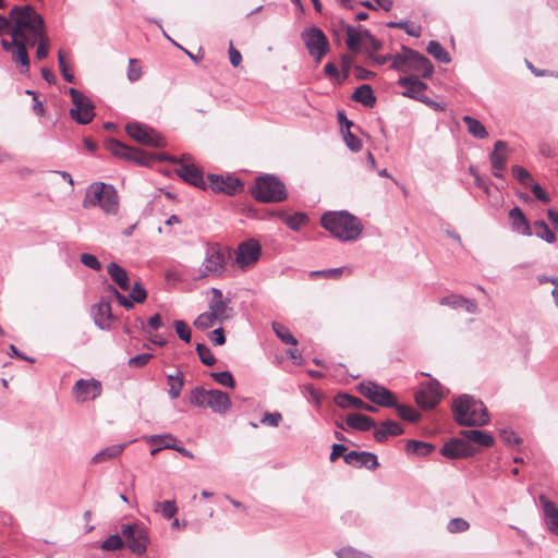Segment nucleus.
Returning a JSON list of instances; mask_svg holds the SVG:
<instances>
[{"mask_svg":"<svg viewBox=\"0 0 558 558\" xmlns=\"http://www.w3.org/2000/svg\"><path fill=\"white\" fill-rule=\"evenodd\" d=\"M136 62H137L136 59L129 60L128 78L130 82H136L142 76V69H141V66L135 65Z\"/></svg>","mask_w":558,"mask_h":558,"instance_id":"obj_64","label":"nucleus"},{"mask_svg":"<svg viewBox=\"0 0 558 558\" xmlns=\"http://www.w3.org/2000/svg\"><path fill=\"white\" fill-rule=\"evenodd\" d=\"M121 534L133 554L137 556L145 554L149 542L146 529L136 524H126L122 526Z\"/></svg>","mask_w":558,"mask_h":558,"instance_id":"obj_12","label":"nucleus"},{"mask_svg":"<svg viewBox=\"0 0 558 558\" xmlns=\"http://www.w3.org/2000/svg\"><path fill=\"white\" fill-rule=\"evenodd\" d=\"M440 452L448 459H460L472 457L475 453V450L471 444L461 437L452 438L446 442L440 449Z\"/></svg>","mask_w":558,"mask_h":558,"instance_id":"obj_18","label":"nucleus"},{"mask_svg":"<svg viewBox=\"0 0 558 558\" xmlns=\"http://www.w3.org/2000/svg\"><path fill=\"white\" fill-rule=\"evenodd\" d=\"M209 390H205L203 387H196L191 391L190 402L196 407L207 405Z\"/></svg>","mask_w":558,"mask_h":558,"instance_id":"obj_49","label":"nucleus"},{"mask_svg":"<svg viewBox=\"0 0 558 558\" xmlns=\"http://www.w3.org/2000/svg\"><path fill=\"white\" fill-rule=\"evenodd\" d=\"M426 50L439 62L449 63L451 61L449 53L436 40H430Z\"/></svg>","mask_w":558,"mask_h":558,"instance_id":"obj_42","label":"nucleus"},{"mask_svg":"<svg viewBox=\"0 0 558 558\" xmlns=\"http://www.w3.org/2000/svg\"><path fill=\"white\" fill-rule=\"evenodd\" d=\"M96 206H99L109 215L118 213L119 197L113 185L104 182H95L87 187L83 207L88 209Z\"/></svg>","mask_w":558,"mask_h":558,"instance_id":"obj_5","label":"nucleus"},{"mask_svg":"<svg viewBox=\"0 0 558 558\" xmlns=\"http://www.w3.org/2000/svg\"><path fill=\"white\" fill-rule=\"evenodd\" d=\"M147 442L157 445L158 447L151 450V456H155L161 449H173L175 448L177 439L171 434L165 435H151L147 438Z\"/></svg>","mask_w":558,"mask_h":558,"instance_id":"obj_35","label":"nucleus"},{"mask_svg":"<svg viewBox=\"0 0 558 558\" xmlns=\"http://www.w3.org/2000/svg\"><path fill=\"white\" fill-rule=\"evenodd\" d=\"M352 99L356 102H361L368 108H373L376 104V97L374 95L373 88L371 85L363 84L359 86L353 95Z\"/></svg>","mask_w":558,"mask_h":558,"instance_id":"obj_34","label":"nucleus"},{"mask_svg":"<svg viewBox=\"0 0 558 558\" xmlns=\"http://www.w3.org/2000/svg\"><path fill=\"white\" fill-rule=\"evenodd\" d=\"M307 216L303 213H295L288 216L284 220L286 225L292 230H299L303 225L307 222Z\"/></svg>","mask_w":558,"mask_h":558,"instance_id":"obj_53","label":"nucleus"},{"mask_svg":"<svg viewBox=\"0 0 558 558\" xmlns=\"http://www.w3.org/2000/svg\"><path fill=\"white\" fill-rule=\"evenodd\" d=\"M452 413L460 426H484L489 421L484 403L469 395H462L453 401Z\"/></svg>","mask_w":558,"mask_h":558,"instance_id":"obj_3","label":"nucleus"},{"mask_svg":"<svg viewBox=\"0 0 558 558\" xmlns=\"http://www.w3.org/2000/svg\"><path fill=\"white\" fill-rule=\"evenodd\" d=\"M343 138L345 142V145L352 150V151H359L362 148V141L353 135L350 132V129H347V132H343Z\"/></svg>","mask_w":558,"mask_h":558,"instance_id":"obj_60","label":"nucleus"},{"mask_svg":"<svg viewBox=\"0 0 558 558\" xmlns=\"http://www.w3.org/2000/svg\"><path fill=\"white\" fill-rule=\"evenodd\" d=\"M155 512H161L166 519H172L178 513L175 500H166L163 502L156 501L154 505Z\"/></svg>","mask_w":558,"mask_h":558,"instance_id":"obj_44","label":"nucleus"},{"mask_svg":"<svg viewBox=\"0 0 558 558\" xmlns=\"http://www.w3.org/2000/svg\"><path fill=\"white\" fill-rule=\"evenodd\" d=\"M159 159H167V157L165 155H161ZM190 159V156H183L182 160H178L175 157L168 158V160H170L171 162L179 163L177 173L181 179L196 187L206 190L208 185L204 179L203 172L195 165L189 163L187 160Z\"/></svg>","mask_w":558,"mask_h":558,"instance_id":"obj_11","label":"nucleus"},{"mask_svg":"<svg viewBox=\"0 0 558 558\" xmlns=\"http://www.w3.org/2000/svg\"><path fill=\"white\" fill-rule=\"evenodd\" d=\"M409 56L408 71H414L422 75L424 78H429L434 73V65L430 60L414 49H407Z\"/></svg>","mask_w":558,"mask_h":558,"instance_id":"obj_20","label":"nucleus"},{"mask_svg":"<svg viewBox=\"0 0 558 558\" xmlns=\"http://www.w3.org/2000/svg\"><path fill=\"white\" fill-rule=\"evenodd\" d=\"M74 393L81 401L95 399L101 393V384L96 379H80L74 385Z\"/></svg>","mask_w":558,"mask_h":558,"instance_id":"obj_23","label":"nucleus"},{"mask_svg":"<svg viewBox=\"0 0 558 558\" xmlns=\"http://www.w3.org/2000/svg\"><path fill=\"white\" fill-rule=\"evenodd\" d=\"M439 304L442 306H449L451 308H460L464 307L465 311L470 314H475L477 312V304L468 298H464L460 294H450L440 299Z\"/></svg>","mask_w":558,"mask_h":558,"instance_id":"obj_27","label":"nucleus"},{"mask_svg":"<svg viewBox=\"0 0 558 558\" xmlns=\"http://www.w3.org/2000/svg\"><path fill=\"white\" fill-rule=\"evenodd\" d=\"M442 397V387L436 379L422 384L421 388L415 392V401L424 410L435 408Z\"/></svg>","mask_w":558,"mask_h":558,"instance_id":"obj_14","label":"nucleus"},{"mask_svg":"<svg viewBox=\"0 0 558 558\" xmlns=\"http://www.w3.org/2000/svg\"><path fill=\"white\" fill-rule=\"evenodd\" d=\"M463 123L468 128V132L475 138L484 140L488 136V132L486 128L483 125V123L471 117V116H463L462 117Z\"/></svg>","mask_w":558,"mask_h":558,"instance_id":"obj_38","label":"nucleus"},{"mask_svg":"<svg viewBox=\"0 0 558 558\" xmlns=\"http://www.w3.org/2000/svg\"><path fill=\"white\" fill-rule=\"evenodd\" d=\"M235 254V263L238 267L245 270L259 259L262 247L256 241H245L239 244Z\"/></svg>","mask_w":558,"mask_h":558,"instance_id":"obj_16","label":"nucleus"},{"mask_svg":"<svg viewBox=\"0 0 558 558\" xmlns=\"http://www.w3.org/2000/svg\"><path fill=\"white\" fill-rule=\"evenodd\" d=\"M216 324H219V320L215 315H211L209 310L208 312L199 314L194 320V326L199 330H206L214 327Z\"/></svg>","mask_w":558,"mask_h":558,"instance_id":"obj_45","label":"nucleus"},{"mask_svg":"<svg viewBox=\"0 0 558 558\" xmlns=\"http://www.w3.org/2000/svg\"><path fill=\"white\" fill-rule=\"evenodd\" d=\"M387 26L390 28H399L403 29L409 36L418 38L422 34V28L420 25L409 22V21H400V22H388Z\"/></svg>","mask_w":558,"mask_h":558,"instance_id":"obj_41","label":"nucleus"},{"mask_svg":"<svg viewBox=\"0 0 558 558\" xmlns=\"http://www.w3.org/2000/svg\"><path fill=\"white\" fill-rule=\"evenodd\" d=\"M507 144L505 142L497 141L495 143V149L490 153L489 156L493 174L496 178H502V172L506 168L507 156L504 153Z\"/></svg>","mask_w":558,"mask_h":558,"instance_id":"obj_26","label":"nucleus"},{"mask_svg":"<svg viewBox=\"0 0 558 558\" xmlns=\"http://www.w3.org/2000/svg\"><path fill=\"white\" fill-rule=\"evenodd\" d=\"M94 323L100 329H109L112 319L111 305L109 300L101 299L100 302L93 306Z\"/></svg>","mask_w":558,"mask_h":558,"instance_id":"obj_24","label":"nucleus"},{"mask_svg":"<svg viewBox=\"0 0 558 558\" xmlns=\"http://www.w3.org/2000/svg\"><path fill=\"white\" fill-rule=\"evenodd\" d=\"M402 426L391 420H387L380 424L374 432V438L377 442H385L390 436H399L403 434Z\"/></svg>","mask_w":558,"mask_h":558,"instance_id":"obj_31","label":"nucleus"},{"mask_svg":"<svg viewBox=\"0 0 558 558\" xmlns=\"http://www.w3.org/2000/svg\"><path fill=\"white\" fill-rule=\"evenodd\" d=\"M534 229L536 236L546 241L547 243L551 244L556 241L555 233L550 230V228L544 220H536L534 222Z\"/></svg>","mask_w":558,"mask_h":558,"instance_id":"obj_43","label":"nucleus"},{"mask_svg":"<svg viewBox=\"0 0 558 558\" xmlns=\"http://www.w3.org/2000/svg\"><path fill=\"white\" fill-rule=\"evenodd\" d=\"M107 271L112 281L118 284L122 290L130 289V281L126 271L117 263L112 262L107 266Z\"/></svg>","mask_w":558,"mask_h":558,"instance_id":"obj_33","label":"nucleus"},{"mask_svg":"<svg viewBox=\"0 0 558 558\" xmlns=\"http://www.w3.org/2000/svg\"><path fill=\"white\" fill-rule=\"evenodd\" d=\"M407 49H410V48L402 46V51L400 53L391 56V59H390L391 60V65H390L391 69L400 71V72H407L408 59H409Z\"/></svg>","mask_w":558,"mask_h":558,"instance_id":"obj_48","label":"nucleus"},{"mask_svg":"<svg viewBox=\"0 0 558 558\" xmlns=\"http://www.w3.org/2000/svg\"><path fill=\"white\" fill-rule=\"evenodd\" d=\"M320 223L335 238L343 242L355 241L363 231L361 221L345 210L325 213Z\"/></svg>","mask_w":558,"mask_h":558,"instance_id":"obj_2","label":"nucleus"},{"mask_svg":"<svg viewBox=\"0 0 558 558\" xmlns=\"http://www.w3.org/2000/svg\"><path fill=\"white\" fill-rule=\"evenodd\" d=\"M196 352H197V355H198L201 362L204 365L213 366L216 363V357L214 356V354L211 353V351L209 350V348L207 345H205L203 343H197Z\"/></svg>","mask_w":558,"mask_h":558,"instance_id":"obj_51","label":"nucleus"},{"mask_svg":"<svg viewBox=\"0 0 558 558\" xmlns=\"http://www.w3.org/2000/svg\"><path fill=\"white\" fill-rule=\"evenodd\" d=\"M230 258L231 252L228 247H222L218 243L207 244L204 260L194 271L193 278L201 280L209 277H222Z\"/></svg>","mask_w":558,"mask_h":558,"instance_id":"obj_4","label":"nucleus"},{"mask_svg":"<svg viewBox=\"0 0 558 558\" xmlns=\"http://www.w3.org/2000/svg\"><path fill=\"white\" fill-rule=\"evenodd\" d=\"M335 403L342 409H361L368 412H376L377 409L374 405H371L368 403H365L362 399L349 395V393H338L335 397Z\"/></svg>","mask_w":558,"mask_h":558,"instance_id":"obj_29","label":"nucleus"},{"mask_svg":"<svg viewBox=\"0 0 558 558\" xmlns=\"http://www.w3.org/2000/svg\"><path fill=\"white\" fill-rule=\"evenodd\" d=\"M210 376L221 386L228 388H234L235 381L232 374L229 371L211 373Z\"/></svg>","mask_w":558,"mask_h":558,"instance_id":"obj_52","label":"nucleus"},{"mask_svg":"<svg viewBox=\"0 0 558 558\" xmlns=\"http://www.w3.org/2000/svg\"><path fill=\"white\" fill-rule=\"evenodd\" d=\"M343 460L354 468L376 470L379 466L377 456L368 451H350L343 456Z\"/></svg>","mask_w":558,"mask_h":558,"instance_id":"obj_22","label":"nucleus"},{"mask_svg":"<svg viewBox=\"0 0 558 558\" xmlns=\"http://www.w3.org/2000/svg\"><path fill=\"white\" fill-rule=\"evenodd\" d=\"M124 544L122 536L112 534L101 543L100 548L106 551H113L123 548Z\"/></svg>","mask_w":558,"mask_h":558,"instance_id":"obj_50","label":"nucleus"},{"mask_svg":"<svg viewBox=\"0 0 558 558\" xmlns=\"http://www.w3.org/2000/svg\"><path fill=\"white\" fill-rule=\"evenodd\" d=\"M460 435L469 444L473 442L482 447H490L494 444V437L489 433L480 429H463Z\"/></svg>","mask_w":558,"mask_h":558,"instance_id":"obj_32","label":"nucleus"},{"mask_svg":"<svg viewBox=\"0 0 558 558\" xmlns=\"http://www.w3.org/2000/svg\"><path fill=\"white\" fill-rule=\"evenodd\" d=\"M392 408L396 409L399 417L410 423H415L421 417L420 413L410 405L399 404L397 402V405H393Z\"/></svg>","mask_w":558,"mask_h":558,"instance_id":"obj_47","label":"nucleus"},{"mask_svg":"<svg viewBox=\"0 0 558 558\" xmlns=\"http://www.w3.org/2000/svg\"><path fill=\"white\" fill-rule=\"evenodd\" d=\"M470 529V523L463 518H454L451 519L447 524V530L449 533H462Z\"/></svg>","mask_w":558,"mask_h":558,"instance_id":"obj_54","label":"nucleus"},{"mask_svg":"<svg viewBox=\"0 0 558 558\" xmlns=\"http://www.w3.org/2000/svg\"><path fill=\"white\" fill-rule=\"evenodd\" d=\"M282 421V415L279 412H265L260 423L267 426L277 427Z\"/></svg>","mask_w":558,"mask_h":558,"instance_id":"obj_61","label":"nucleus"},{"mask_svg":"<svg viewBox=\"0 0 558 558\" xmlns=\"http://www.w3.org/2000/svg\"><path fill=\"white\" fill-rule=\"evenodd\" d=\"M272 330L276 336L286 344L296 345L298 340L290 330L280 323H272Z\"/></svg>","mask_w":558,"mask_h":558,"instance_id":"obj_46","label":"nucleus"},{"mask_svg":"<svg viewBox=\"0 0 558 558\" xmlns=\"http://www.w3.org/2000/svg\"><path fill=\"white\" fill-rule=\"evenodd\" d=\"M345 425L359 432H367L376 428L377 423L371 416L362 413H350L345 418Z\"/></svg>","mask_w":558,"mask_h":558,"instance_id":"obj_30","label":"nucleus"},{"mask_svg":"<svg viewBox=\"0 0 558 558\" xmlns=\"http://www.w3.org/2000/svg\"><path fill=\"white\" fill-rule=\"evenodd\" d=\"M147 298V292L140 282H135L131 292L130 299L132 302L143 303Z\"/></svg>","mask_w":558,"mask_h":558,"instance_id":"obj_59","label":"nucleus"},{"mask_svg":"<svg viewBox=\"0 0 558 558\" xmlns=\"http://www.w3.org/2000/svg\"><path fill=\"white\" fill-rule=\"evenodd\" d=\"M538 501L546 530L550 534L558 536V508L556 504L549 500L544 494L539 495Z\"/></svg>","mask_w":558,"mask_h":558,"instance_id":"obj_21","label":"nucleus"},{"mask_svg":"<svg viewBox=\"0 0 558 558\" xmlns=\"http://www.w3.org/2000/svg\"><path fill=\"white\" fill-rule=\"evenodd\" d=\"M105 147L113 156L134 161L138 165L148 166L155 160L153 155L138 148L129 147L116 138L106 141Z\"/></svg>","mask_w":558,"mask_h":558,"instance_id":"obj_9","label":"nucleus"},{"mask_svg":"<svg viewBox=\"0 0 558 558\" xmlns=\"http://www.w3.org/2000/svg\"><path fill=\"white\" fill-rule=\"evenodd\" d=\"M336 556L338 558H369L367 555L352 548V547H343L336 551Z\"/></svg>","mask_w":558,"mask_h":558,"instance_id":"obj_63","label":"nucleus"},{"mask_svg":"<svg viewBox=\"0 0 558 558\" xmlns=\"http://www.w3.org/2000/svg\"><path fill=\"white\" fill-rule=\"evenodd\" d=\"M125 131L129 136L141 144L153 147H163L166 145L165 138L159 133L144 124L137 122L128 123Z\"/></svg>","mask_w":558,"mask_h":558,"instance_id":"obj_13","label":"nucleus"},{"mask_svg":"<svg viewBox=\"0 0 558 558\" xmlns=\"http://www.w3.org/2000/svg\"><path fill=\"white\" fill-rule=\"evenodd\" d=\"M58 63H59V69H60V72H61L63 78L68 83H74L75 82L74 74L69 70V66L65 62L64 53L62 50H59V52H58Z\"/></svg>","mask_w":558,"mask_h":558,"instance_id":"obj_56","label":"nucleus"},{"mask_svg":"<svg viewBox=\"0 0 558 558\" xmlns=\"http://www.w3.org/2000/svg\"><path fill=\"white\" fill-rule=\"evenodd\" d=\"M250 193L255 201L260 203H280L288 197L284 183L274 174L257 177Z\"/></svg>","mask_w":558,"mask_h":558,"instance_id":"obj_6","label":"nucleus"},{"mask_svg":"<svg viewBox=\"0 0 558 558\" xmlns=\"http://www.w3.org/2000/svg\"><path fill=\"white\" fill-rule=\"evenodd\" d=\"M398 85L403 87L402 96L427 102V97L424 96V92L427 85L422 82L416 75H408L398 80Z\"/></svg>","mask_w":558,"mask_h":558,"instance_id":"obj_17","label":"nucleus"},{"mask_svg":"<svg viewBox=\"0 0 558 558\" xmlns=\"http://www.w3.org/2000/svg\"><path fill=\"white\" fill-rule=\"evenodd\" d=\"M435 450V446L430 442L410 439L407 441L405 451L420 457H426Z\"/></svg>","mask_w":558,"mask_h":558,"instance_id":"obj_40","label":"nucleus"},{"mask_svg":"<svg viewBox=\"0 0 558 558\" xmlns=\"http://www.w3.org/2000/svg\"><path fill=\"white\" fill-rule=\"evenodd\" d=\"M208 186L215 193H223L230 196L236 195L244 190V184L234 175H220L210 173L207 177Z\"/></svg>","mask_w":558,"mask_h":558,"instance_id":"obj_15","label":"nucleus"},{"mask_svg":"<svg viewBox=\"0 0 558 558\" xmlns=\"http://www.w3.org/2000/svg\"><path fill=\"white\" fill-rule=\"evenodd\" d=\"M153 359L150 353L137 354L129 360V366L134 368H141L145 366Z\"/></svg>","mask_w":558,"mask_h":558,"instance_id":"obj_62","label":"nucleus"},{"mask_svg":"<svg viewBox=\"0 0 558 558\" xmlns=\"http://www.w3.org/2000/svg\"><path fill=\"white\" fill-rule=\"evenodd\" d=\"M81 263L96 271L101 270V263L98 260V258L89 253H83L80 257Z\"/></svg>","mask_w":558,"mask_h":558,"instance_id":"obj_58","label":"nucleus"},{"mask_svg":"<svg viewBox=\"0 0 558 558\" xmlns=\"http://www.w3.org/2000/svg\"><path fill=\"white\" fill-rule=\"evenodd\" d=\"M509 219L511 223L512 231L522 234V235H531V226L527 221L524 213L520 207H513L509 211Z\"/></svg>","mask_w":558,"mask_h":558,"instance_id":"obj_28","label":"nucleus"},{"mask_svg":"<svg viewBox=\"0 0 558 558\" xmlns=\"http://www.w3.org/2000/svg\"><path fill=\"white\" fill-rule=\"evenodd\" d=\"M211 300L208 303V310L211 312V315H215L219 324L228 320L231 317L230 312L232 308L229 306L230 299H225L222 291L217 288H211Z\"/></svg>","mask_w":558,"mask_h":558,"instance_id":"obj_19","label":"nucleus"},{"mask_svg":"<svg viewBox=\"0 0 558 558\" xmlns=\"http://www.w3.org/2000/svg\"><path fill=\"white\" fill-rule=\"evenodd\" d=\"M174 328H175V332H177L178 337L182 341H184L186 343L191 342V336H192L191 329L184 320H175Z\"/></svg>","mask_w":558,"mask_h":558,"instance_id":"obj_57","label":"nucleus"},{"mask_svg":"<svg viewBox=\"0 0 558 558\" xmlns=\"http://www.w3.org/2000/svg\"><path fill=\"white\" fill-rule=\"evenodd\" d=\"M357 389L362 396L379 407L392 408L397 405L396 396L386 387L374 381H363L357 386Z\"/></svg>","mask_w":558,"mask_h":558,"instance_id":"obj_10","label":"nucleus"},{"mask_svg":"<svg viewBox=\"0 0 558 558\" xmlns=\"http://www.w3.org/2000/svg\"><path fill=\"white\" fill-rule=\"evenodd\" d=\"M364 29L365 28H362L361 26L360 27H353L351 25L345 26V32H347L345 44L351 51L356 52L360 50V43L363 39H365V36L363 34Z\"/></svg>","mask_w":558,"mask_h":558,"instance_id":"obj_36","label":"nucleus"},{"mask_svg":"<svg viewBox=\"0 0 558 558\" xmlns=\"http://www.w3.org/2000/svg\"><path fill=\"white\" fill-rule=\"evenodd\" d=\"M69 94L73 108L70 109V117L78 124H88L95 117V106L92 100L76 88H70Z\"/></svg>","mask_w":558,"mask_h":558,"instance_id":"obj_8","label":"nucleus"},{"mask_svg":"<svg viewBox=\"0 0 558 558\" xmlns=\"http://www.w3.org/2000/svg\"><path fill=\"white\" fill-rule=\"evenodd\" d=\"M125 447H126V444H118V445L109 446V447L100 450L99 452H97L93 457L92 462L93 463H101V462L114 459L123 452Z\"/></svg>","mask_w":558,"mask_h":558,"instance_id":"obj_37","label":"nucleus"},{"mask_svg":"<svg viewBox=\"0 0 558 558\" xmlns=\"http://www.w3.org/2000/svg\"><path fill=\"white\" fill-rule=\"evenodd\" d=\"M11 26L9 38L2 37L1 48L10 54L11 61L22 74L28 73L31 60L28 47H34L38 37L46 32L44 17L29 4L14 5L10 10Z\"/></svg>","mask_w":558,"mask_h":558,"instance_id":"obj_1","label":"nucleus"},{"mask_svg":"<svg viewBox=\"0 0 558 558\" xmlns=\"http://www.w3.org/2000/svg\"><path fill=\"white\" fill-rule=\"evenodd\" d=\"M301 39L310 56L313 57L316 62H319L330 49L327 36L317 26H311L302 31Z\"/></svg>","mask_w":558,"mask_h":558,"instance_id":"obj_7","label":"nucleus"},{"mask_svg":"<svg viewBox=\"0 0 558 558\" xmlns=\"http://www.w3.org/2000/svg\"><path fill=\"white\" fill-rule=\"evenodd\" d=\"M36 46V58L38 60L47 58L49 52V37L47 35V32L44 33L43 37H38Z\"/></svg>","mask_w":558,"mask_h":558,"instance_id":"obj_55","label":"nucleus"},{"mask_svg":"<svg viewBox=\"0 0 558 558\" xmlns=\"http://www.w3.org/2000/svg\"><path fill=\"white\" fill-rule=\"evenodd\" d=\"M167 380L169 386V397L172 400L178 399L184 386V374L181 371H177L175 374H168Z\"/></svg>","mask_w":558,"mask_h":558,"instance_id":"obj_39","label":"nucleus"},{"mask_svg":"<svg viewBox=\"0 0 558 558\" xmlns=\"http://www.w3.org/2000/svg\"><path fill=\"white\" fill-rule=\"evenodd\" d=\"M207 407L215 413L225 414L231 408L230 397L225 391L211 389L209 390Z\"/></svg>","mask_w":558,"mask_h":558,"instance_id":"obj_25","label":"nucleus"}]
</instances>
